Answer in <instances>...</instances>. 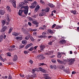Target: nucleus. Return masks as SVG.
<instances>
[{"mask_svg":"<svg viewBox=\"0 0 79 79\" xmlns=\"http://www.w3.org/2000/svg\"><path fill=\"white\" fill-rule=\"evenodd\" d=\"M20 6H24V5H26V4L23 2H20L19 4Z\"/></svg>","mask_w":79,"mask_h":79,"instance_id":"nucleus-13","label":"nucleus"},{"mask_svg":"<svg viewBox=\"0 0 79 79\" xmlns=\"http://www.w3.org/2000/svg\"><path fill=\"white\" fill-rule=\"evenodd\" d=\"M50 10V8L49 7H47L45 10L46 12H48Z\"/></svg>","mask_w":79,"mask_h":79,"instance_id":"nucleus-29","label":"nucleus"},{"mask_svg":"<svg viewBox=\"0 0 79 79\" xmlns=\"http://www.w3.org/2000/svg\"><path fill=\"white\" fill-rule=\"evenodd\" d=\"M47 34V32H44L42 33V35H45Z\"/></svg>","mask_w":79,"mask_h":79,"instance_id":"nucleus-49","label":"nucleus"},{"mask_svg":"<svg viewBox=\"0 0 79 79\" xmlns=\"http://www.w3.org/2000/svg\"><path fill=\"white\" fill-rule=\"evenodd\" d=\"M64 72H65V73H68V70H67V69H64Z\"/></svg>","mask_w":79,"mask_h":79,"instance_id":"nucleus-44","label":"nucleus"},{"mask_svg":"<svg viewBox=\"0 0 79 79\" xmlns=\"http://www.w3.org/2000/svg\"><path fill=\"white\" fill-rule=\"evenodd\" d=\"M13 31V28H10V29H9L8 31V34H10L11 32V31Z\"/></svg>","mask_w":79,"mask_h":79,"instance_id":"nucleus-24","label":"nucleus"},{"mask_svg":"<svg viewBox=\"0 0 79 79\" xmlns=\"http://www.w3.org/2000/svg\"><path fill=\"white\" fill-rule=\"evenodd\" d=\"M43 27L44 28V29H46L47 28L46 26H45V25H43Z\"/></svg>","mask_w":79,"mask_h":79,"instance_id":"nucleus-64","label":"nucleus"},{"mask_svg":"<svg viewBox=\"0 0 79 79\" xmlns=\"http://www.w3.org/2000/svg\"><path fill=\"white\" fill-rule=\"evenodd\" d=\"M24 8V13L25 15H27L28 13V11H29V7L27 6H22L20 8V10Z\"/></svg>","mask_w":79,"mask_h":79,"instance_id":"nucleus-2","label":"nucleus"},{"mask_svg":"<svg viewBox=\"0 0 79 79\" xmlns=\"http://www.w3.org/2000/svg\"><path fill=\"white\" fill-rule=\"evenodd\" d=\"M3 35H1L0 36V42H2L3 40Z\"/></svg>","mask_w":79,"mask_h":79,"instance_id":"nucleus-22","label":"nucleus"},{"mask_svg":"<svg viewBox=\"0 0 79 79\" xmlns=\"http://www.w3.org/2000/svg\"><path fill=\"white\" fill-rule=\"evenodd\" d=\"M48 32L50 34H53V31L52 30L49 29L48 30Z\"/></svg>","mask_w":79,"mask_h":79,"instance_id":"nucleus-30","label":"nucleus"},{"mask_svg":"<svg viewBox=\"0 0 79 79\" xmlns=\"http://www.w3.org/2000/svg\"><path fill=\"white\" fill-rule=\"evenodd\" d=\"M36 34H37V32H34L33 33V35H36Z\"/></svg>","mask_w":79,"mask_h":79,"instance_id":"nucleus-61","label":"nucleus"},{"mask_svg":"<svg viewBox=\"0 0 79 79\" xmlns=\"http://www.w3.org/2000/svg\"><path fill=\"white\" fill-rule=\"evenodd\" d=\"M55 57V55H53L52 56H50V58H54Z\"/></svg>","mask_w":79,"mask_h":79,"instance_id":"nucleus-58","label":"nucleus"},{"mask_svg":"<svg viewBox=\"0 0 79 79\" xmlns=\"http://www.w3.org/2000/svg\"><path fill=\"white\" fill-rule=\"evenodd\" d=\"M48 39H50V38H52V36H48Z\"/></svg>","mask_w":79,"mask_h":79,"instance_id":"nucleus-55","label":"nucleus"},{"mask_svg":"<svg viewBox=\"0 0 79 79\" xmlns=\"http://www.w3.org/2000/svg\"><path fill=\"white\" fill-rule=\"evenodd\" d=\"M47 6H48L50 8H53V7H54V6L52 4H51L50 3H48L47 4Z\"/></svg>","mask_w":79,"mask_h":79,"instance_id":"nucleus-12","label":"nucleus"},{"mask_svg":"<svg viewBox=\"0 0 79 79\" xmlns=\"http://www.w3.org/2000/svg\"><path fill=\"white\" fill-rule=\"evenodd\" d=\"M34 49V48H31L30 49H28V50L29 51H30L31 52V51H32Z\"/></svg>","mask_w":79,"mask_h":79,"instance_id":"nucleus-38","label":"nucleus"},{"mask_svg":"<svg viewBox=\"0 0 79 79\" xmlns=\"http://www.w3.org/2000/svg\"><path fill=\"white\" fill-rule=\"evenodd\" d=\"M8 79H12V77H11V76H9Z\"/></svg>","mask_w":79,"mask_h":79,"instance_id":"nucleus-47","label":"nucleus"},{"mask_svg":"<svg viewBox=\"0 0 79 79\" xmlns=\"http://www.w3.org/2000/svg\"><path fill=\"white\" fill-rule=\"evenodd\" d=\"M61 27L60 26H56V27L55 28H56V29H60V28H61Z\"/></svg>","mask_w":79,"mask_h":79,"instance_id":"nucleus-31","label":"nucleus"},{"mask_svg":"<svg viewBox=\"0 0 79 79\" xmlns=\"http://www.w3.org/2000/svg\"><path fill=\"white\" fill-rule=\"evenodd\" d=\"M26 41L25 40H23L22 41V42L23 44H26Z\"/></svg>","mask_w":79,"mask_h":79,"instance_id":"nucleus-41","label":"nucleus"},{"mask_svg":"<svg viewBox=\"0 0 79 79\" xmlns=\"http://www.w3.org/2000/svg\"><path fill=\"white\" fill-rule=\"evenodd\" d=\"M30 63H31V64H32V63H33V61H32V60H30V61H29Z\"/></svg>","mask_w":79,"mask_h":79,"instance_id":"nucleus-46","label":"nucleus"},{"mask_svg":"<svg viewBox=\"0 0 79 79\" xmlns=\"http://www.w3.org/2000/svg\"><path fill=\"white\" fill-rule=\"evenodd\" d=\"M75 73H76V72L73 71L72 72V74H74Z\"/></svg>","mask_w":79,"mask_h":79,"instance_id":"nucleus-57","label":"nucleus"},{"mask_svg":"<svg viewBox=\"0 0 79 79\" xmlns=\"http://www.w3.org/2000/svg\"><path fill=\"white\" fill-rule=\"evenodd\" d=\"M70 12L72 13H73V14L74 15L76 14V10H70Z\"/></svg>","mask_w":79,"mask_h":79,"instance_id":"nucleus-21","label":"nucleus"},{"mask_svg":"<svg viewBox=\"0 0 79 79\" xmlns=\"http://www.w3.org/2000/svg\"><path fill=\"white\" fill-rule=\"evenodd\" d=\"M53 68L54 69H56V65H54Z\"/></svg>","mask_w":79,"mask_h":79,"instance_id":"nucleus-48","label":"nucleus"},{"mask_svg":"<svg viewBox=\"0 0 79 79\" xmlns=\"http://www.w3.org/2000/svg\"><path fill=\"white\" fill-rule=\"evenodd\" d=\"M43 56H44V55L43 54H40L38 56H37V58H42L43 57Z\"/></svg>","mask_w":79,"mask_h":79,"instance_id":"nucleus-25","label":"nucleus"},{"mask_svg":"<svg viewBox=\"0 0 79 79\" xmlns=\"http://www.w3.org/2000/svg\"><path fill=\"white\" fill-rule=\"evenodd\" d=\"M5 30H4L2 28L1 29V32H5Z\"/></svg>","mask_w":79,"mask_h":79,"instance_id":"nucleus-42","label":"nucleus"},{"mask_svg":"<svg viewBox=\"0 0 79 79\" xmlns=\"http://www.w3.org/2000/svg\"><path fill=\"white\" fill-rule=\"evenodd\" d=\"M21 9H20V10H19V12L18 13V14L19 16H22V14H23V13L24 11V10H22Z\"/></svg>","mask_w":79,"mask_h":79,"instance_id":"nucleus-6","label":"nucleus"},{"mask_svg":"<svg viewBox=\"0 0 79 79\" xmlns=\"http://www.w3.org/2000/svg\"><path fill=\"white\" fill-rule=\"evenodd\" d=\"M23 3H24L25 4V5H26V3H28V2L26 0H25L24 1V2Z\"/></svg>","mask_w":79,"mask_h":79,"instance_id":"nucleus-45","label":"nucleus"},{"mask_svg":"<svg viewBox=\"0 0 79 79\" xmlns=\"http://www.w3.org/2000/svg\"><path fill=\"white\" fill-rule=\"evenodd\" d=\"M40 47L41 50H44V49L46 47V46H45L44 45H41L40 46Z\"/></svg>","mask_w":79,"mask_h":79,"instance_id":"nucleus-7","label":"nucleus"},{"mask_svg":"<svg viewBox=\"0 0 79 79\" xmlns=\"http://www.w3.org/2000/svg\"><path fill=\"white\" fill-rule=\"evenodd\" d=\"M2 28L3 29H4V31H5V30H6V29H7V27H6V26H5V27H2Z\"/></svg>","mask_w":79,"mask_h":79,"instance_id":"nucleus-33","label":"nucleus"},{"mask_svg":"<svg viewBox=\"0 0 79 79\" xmlns=\"http://www.w3.org/2000/svg\"><path fill=\"white\" fill-rule=\"evenodd\" d=\"M44 55H47V56L48 55V52H45L44 53Z\"/></svg>","mask_w":79,"mask_h":79,"instance_id":"nucleus-54","label":"nucleus"},{"mask_svg":"<svg viewBox=\"0 0 79 79\" xmlns=\"http://www.w3.org/2000/svg\"><path fill=\"white\" fill-rule=\"evenodd\" d=\"M45 14H46L45 12H41L39 14V15L40 16H44Z\"/></svg>","mask_w":79,"mask_h":79,"instance_id":"nucleus-15","label":"nucleus"},{"mask_svg":"<svg viewBox=\"0 0 79 79\" xmlns=\"http://www.w3.org/2000/svg\"><path fill=\"white\" fill-rule=\"evenodd\" d=\"M56 26V24H54L53 25H52V29H53V28H54Z\"/></svg>","mask_w":79,"mask_h":79,"instance_id":"nucleus-40","label":"nucleus"},{"mask_svg":"<svg viewBox=\"0 0 79 79\" xmlns=\"http://www.w3.org/2000/svg\"><path fill=\"white\" fill-rule=\"evenodd\" d=\"M37 5V2L35 1L33 3L31 4V6H30L29 7L30 8H31L32 9L34 8Z\"/></svg>","mask_w":79,"mask_h":79,"instance_id":"nucleus-3","label":"nucleus"},{"mask_svg":"<svg viewBox=\"0 0 79 79\" xmlns=\"http://www.w3.org/2000/svg\"><path fill=\"white\" fill-rule=\"evenodd\" d=\"M31 23H32V24H34L35 25L38 24V22H37V21H36L34 19L33 20H32V21L31 22Z\"/></svg>","mask_w":79,"mask_h":79,"instance_id":"nucleus-8","label":"nucleus"},{"mask_svg":"<svg viewBox=\"0 0 79 79\" xmlns=\"http://www.w3.org/2000/svg\"><path fill=\"white\" fill-rule=\"evenodd\" d=\"M39 68L38 69V68H35V71H37V72H39V71H40V70H39Z\"/></svg>","mask_w":79,"mask_h":79,"instance_id":"nucleus-37","label":"nucleus"},{"mask_svg":"<svg viewBox=\"0 0 79 79\" xmlns=\"http://www.w3.org/2000/svg\"><path fill=\"white\" fill-rule=\"evenodd\" d=\"M30 38L31 41H32L33 42H34V38L32 37V36H31Z\"/></svg>","mask_w":79,"mask_h":79,"instance_id":"nucleus-32","label":"nucleus"},{"mask_svg":"<svg viewBox=\"0 0 79 79\" xmlns=\"http://www.w3.org/2000/svg\"><path fill=\"white\" fill-rule=\"evenodd\" d=\"M39 8H40V6H39V5H37L35 8V10L36 11H38L39 10Z\"/></svg>","mask_w":79,"mask_h":79,"instance_id":"nucleus-17","label":"nucleus"},{"mask_svg":"<svg viewBox=\"0 0 79 79\" xmlns=\"http://www.w3.org/2000/svg\"><path fill=\"white\" fill-rule=\"evenodd\" d=\"M59 63H60L61 64H63V61H60Z\"/></svg>","mask_w":79,"mask_h":79,"instance_id":"nucleus-62","label":"nucleus"},{"mask_svg":"<svg viewBox=\"0 0 79 79\" xmlns=\"http://www.w3.org/2000/svg\"><path fill=\"white\" fill-rule=\"evenodd\" d=\"M32 71H33V74L34 73V72H35L36 70H35V69H33L32 70Z\"/></svg>","mask_w":79,"mask_h":79,"instance_id":"nucleus-51","label":"nucleus"},{"mask_svg":"<svg viewBox=\"0 0 79 79\" xmlns=\"http://www.w3.org/2000/svg\"><path fill=\"white\" fill-rule=\"evenodd\" d=\"M48 44L49 45H52V42H49L48 43Z\"/></svg>","mask_w":79,"mask_h":79,"instance_id":"nucleus-56","label":"nucleus"},{"mask_svg":"<svg viewBox=\"0 0 79 79\" xmlns=\"http://www.w3.org/2000/svg\"><path fill=\"white\" fill-rule=\"evenodd\" d=\"M1 22L2 24H3V26H4L5 24V20H2Z\"/></svg>","mask_w":79,"mask_h":79,"instance_id":"nucleus-28","label":"nucleus"},{"mask_svg":"<svg viewBox=\"0 0 79 79\" xmlns=\"http://www.w3.org/2000/svg\"><path fill=\"white\" fill-rule=\"evenodd\" d=\"M15 48V46L14 45V46H12L11 47V48Z\"/></svg>","mask_w":79,"mask_h":79,"instance_id":"nucleus-63","label":"nucleus"},{"mask_svg":"<svg viewBox=\"0 0 79 79\" xmlns=\"http://www.w3.org/2000/svg\"><path fill=\"white\" fill-rule=\"evenodd\" d=\"M39 69L40 71H41L43 73H47V71H46V70L43 69L42 68V67H40L39 68Z\"/></svg>","mask_w":79,"mask_h":79,"instance_id":"nucleus-9","label":"nucleus"},{"mask_svg":"<svg viewBox=\"0 0 79 79\" xmlns=\"http://www.w3.org/2000/svg\"><path fill=\"white\" fill-rule=\"evenodd\" d=\"M40 2L41 3H44V1H43L42 0H40Z\"/></svg>","mask_w":79,"mask_h":79,"instance_id":"nucleus-60","label":"nucleus"},{"mask_svg":"<svg viewBox=\"0 0 79 79\" xmlns=\"http://www.w3.org/2000/svg\"><path fill=\"white\" fill-rule=\"evenodd\" d=\"M6 9L7 11H8L9 12H11V8H10V6H7L6 7Z\"/></svg>","mask_w":79,"mask_h":79,"instance_id":"nucleus-16","label":"nucleus"},{"mask_svg":"<svg viewBox=\"0 0 79 79\" xmlns=\"http://www.w3.org/2000/svg\"><path fill=\"white\" fill-rule=\"evenodd\" d=\"M64 61L65 62H69V64L70 65H71L72 64H74V62H75V61H76V59L75 58H71L70 59H65L64 60Z\"/></svg>","mask_w":79,"mask_h":79,"instance_id":"nucleus-1","label":"nucleus"},{"mask_svg":"<svg viewBox=\"0 0 79 79\" xmlns=\"http://www.w3.org/2000/svg\"><path fill=\"white\" fill-rule=\"evenodd\" d=\"M48 55H52V54L53 53V51H48Z\"/></svg>","mask_w":79,"mask_h":79,"instance_id":"nucleus-20","label":"nucleus"},{"mask_svg":"<svg viewBox=\"0 0 79 79\" xmlns=\"http://www.w3.org/2000/svg\"><path fill=\"white\" fill-rule=\"evenodd\" d=\"M13 35H14V36H18L19 35V34L18 33H16L15 32H14L12 34Z\"/></svg>","mask_w":79,"mask_h":79,"instance_id":"nucleus-19","label":"nucleus"},{"mask_svg":"<svg viewBox=\"0 0 79 79\" xmlns=\"http://www.w3.org/2000/svg\"><path fill=\"white\" fill-rule=\"evenodd\" d=\"M57 58H60L61 57V54L60 52H58L57 55Z\"/></svg>","mask_w":79,"mask_h":79,"instance_id":"nucleus-18","label":"nucleus"},{"mask_svg":"<svg viewBox=\"0 0 79 79\" xmlns=\"http://www.w3.org/2000/svg\"><path fill=\"white\" fill-rule=\"evenodd\" d=\"M24 47V45H22L20 48V49H21V48H23Z\"/></svg>","mask_w":79,"mask_h":79,"instance_id":"nucleus-52","label":"nucleus"},{"mask_svg":"<svg viewBox=\"0 0 79 79\" xmlns=\"http://www.w3.org/2000/svg\"><path fill=\"white\" fill-rule=\"evenodd\" d=\"M5 12L4 10H0V15H5Z\"/></svg>","mask_w":79,"mask_h":79,"instance_id":"nucleus-11","label":"nucleus"},{"mask_svg":"<svg viewBox=\"0 0 79 79\" xmlns=\"http://www.w3.org/2000/svg\"><path fill=\"white\" fill-rule=\"evenodd\" d=\"M60 69H64V66L63 65H60Z\"/></svg>","mask_w":79,"mask_h":79,"instance_id":"nucleus-27","label":"nucleus"},{"mask_svg":"<svg viewBox=\"0 0 79 79\" xmlns=\"http://www.w3.org/2000/svg\"><path fill=\"white\" fill-rule=\"evenodd\" d=\"M29 38H30V36H29V35H27L25 38V40H28V39H29Z\"/></svg>","mask_w":79,"mask_h":79,"instance_id":"nucleus-26","label":"nucleus"},{"mask_svg":"<svg viewBox=\"0 0 79 79\" xmlns=\"http://www.w3.org/2000/svg\"><path fill=\"white\" fill-rule=\"evenodd\" d=\"M29 20H30V21H32V20H33L34 19H32V18L31 17H29Z\"/></svg>","mask_w":79,"mask_h":79,"instance_id":"nucleus-43","label":"nucleus"},{"mask_svg":"<svg viewBox=\"0 0 79 79\" xmlns=\"http://www.w3.org/2000/svg\"><path fill=\"white\" fill-rule=\"evenodd\" d=\"M33 18H36V15H34L32 16Z\"/></svg>","mask_w":79,"mask_h":79,"instance_id":"nucleus-59","label":"nucleus"},{"mask_svg":"<svg viewBox=\"0 0 79 79\" xmlns=\"http://www.w3.org/2000/svg\"><path fill=\"white\" fill-rule=\"evenodd\" d=\"M52 61L53 63H56V60H54V59L52 60Z\"/></svg>","mask_w":79,"mask_h":79,"instance_id":"nucleus-34","label":"nucleus"},{"mask_svg":"<svg viewBox=\"0 0 79 79\" xmlns=\"http://www.w3.org/2000/svg\"><path fill=\"white\" fill-rule=\"evenodd\" d=\"M66 43V41L64 40H61L60 41L59 44H62L63 45H64Z\"/></svg>","mask_w":79,"mask_h":79,"instance_id":"nucleus-5","label":"nucleus"},{"mask_svg":"<svg viewBox=\"0 0 79 79\" xmlns=\"http://www.w3.org/2000/svg\"><path fill=\"white\" fill-rule=\"evenodd\" d=\"M7 20L8 22H10V17L7 16Z\"/></svg>","mask_w":79,"mask_h":79,"instance_id":"nucleus-36","label":"nucleus"},{"mask_svg":"<svg viewBox=\"0 0 79 79\" xmlns=\"http://www.w3.org/2000/svg\"><path fill=\"white\" fill-rule=\"evenodd\" d=\"M9 2H10L14 6V8H16V2L14 0H11L9 1Z\"/></svg>","mask_w":79,"mask_h":79,"instance_id":"nucleus-4","label":"nucleus"},{"mask_svg":"<svg viewBox=\"0 0 79 79\" xmlns=\"http://www.w3.org/2000/svg\"><path fill=\"white\" fill-rule=\"evenodd\" d=\"M28 24L30 26H32V24L31 23V22H28Z\"/></svg>","mask_w":79,"mask_h":79,"instance_id":"nucleus-50","label":"nucleus"},{"mask_svg":"<svg viewBox=\"0 0 79 79\" xmlns=\"http://www.w3.org/2000/svg\"><path fill=\"white\" fill-rule=\"evenodd\" d=\"M36 77V74H33L31 76V77Z\"/></svg>","mask_w":79,"mask_h":79,"instance_id":"nucleus-35","label":"nucleus"},{"mask_svg":"<svg viewBox=\"0 0 79 79\" xmlns=\"http://www.w3.org/2000/svg\"><path fill=\"white\" fill-rule=\"evenodd\" d=\"M44 78L46 79H50L51 78L50 77L48 76V74H44Z\"/></svg>","mask_w":79,"mask_h":79,"instance_id":"nucleus-10","label":"nucleus"},{"mask_svg":"<svg viewBox=\"0 0 79 79\" xmlns=\"http://www.w3.org/2000/svg\"><path fill=\"white\" fill-rule=\"evenodd\" d=\"M39 66H44L45 65H47V64L44 63H40L39 64Z\"/></svg>","mask_w":79,"mask_h":79,"instance_id":"nucleus-23","label":"nucleus"},{"mask_svg":"<svg viewBox=\"0 0 79 79\" xmlns=\"http://www.w3.org/2000/svg\"><path fill=\"white\" fill-rule=\"evenodd\" d=\"M28 46V47H30L31 46H32V44L30 43V44H27Z\"/></svg>","mask_w":79,"mask_h":79,"instance_id":"nucleus-39","label":"nucleus"},{"mask_svg":"<svg viewBox=\"0 0 79 79\" xmlns=\"http://www.w3.org/2000/svg\"><path fill=\"white\" fill-rule=\"evenodd\" d=\"M29 48V46L28 45H27L25 46V48H26V49H27V48Z\"/></svg>","mask_w":79,"mask_h":79,"instance_id":"nucleus-53","label":"nucleus"},{"mask_svg":"<svg viewBox=\"0 0 79 79\" xmlns=\"http://www.w3.org/2000/svg\"><path fill=\"white\" fill-rule=\"evenodd\" d=\"M17 60H18V56L16 55H15L14 56L13 60L14 61H17Z\"/></svg>","mask_w":79,"mask_h":79,"instance_id":"nucleus-14","label":"nucleus"}]
</instances>
